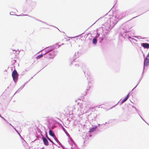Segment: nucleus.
<instances>
[{
	"label": "nucleus",
	"mask_w": 149,
	"mask_h": 149,
	"mask_svg": "<svg viewBox=\"0 0 149 149\" xmlns=\"http://www.w3.org/2000/svg\"><path fill=\"white\" fill-rule=\"evenodd\" d=\"M12 76L13 79L15 80L18 77V74L16 70H14L12 73Z\"/></svg>",
	"instance_id": "1"
},
{
	"label": "nucleus",
	"mask_w": 149,
	"mask_h": 149,
	"mask_svg": "<svg viewBox=\"0 0 149 149\" xmlns=\"http://www.w3.org/2000/svg\"><path fill=\"white\" fill-rule=\"evenodd\" d=\"M149 64V58L146 57L145 59L144 60V65H148Z\"/></svg>",
	"instance_id": "2"
},
{
	"label": "nucleus",
	"mask_w": 149,
	"mask_h": 149,
	"mask_svg": "<svg viewBox=\"0 0 149 149\" xmlns=\"http://www.w3.org/2000/svg\"><path fill=\"white\" fill-rule=\"evenodd\" d=\"M47 57L49 59H53L54 57V55L53 53L49 54L47 55Z\"/></svg>",
	"instance_id": "3"
},
{
	"label": "nucleus",
	"mask_w": 149,
	"mask_h": 149,
	"mask_svg": "<svg viewBox=\"0 0 149 149\" xmlns=\"http://www.w3.org/2000/svg\"><path fill=\"white\" fill-rule=\"evenodd\" d=\"M141 45L142 46L146 48H149V44L148 43H143Z\"/></svg>",
	"instance_id": "4"
},
{
	"label": "nucleus",
	"mask_w": 149,
	"mask_h": 149,
	"mask_svg": "<svg viewBox=\"0 0 149 149\" xmlns=\"http://www.w3.org/2000/svg\"><path fill=\"white\" fill-rule=\"evenodd\" d=\"M43 141L44 143V144L46 146H47L48 145V142L47 139L45 138H43Z\"/></svg>",
	"instance_id": "5"
},
{
	"label": "nucleus",
	"mask_w": 149,
	"mask_h": 149,
	"mask_svg": "<svg viewBox=\"0 0 149 149\" xmlns=\"http://www.w3.org/2000/svg\"><path fill=\"white\" fill-rule=\"evenodd\" d=\"M129 95V93L126 97L124 98L121 102L122 103H123L126 101L128 99Z\"/></svg>",
	"instance_id": "6"
},
{
	"label": "nucleus",
	"mask_w": 149,
	"mask_h": 149,
	"mask_svg": "<svg viewBox=\"0 0 149 149\" xmlns=\"http://www.w3.org/2000/svg\"><path fill=\"white\" fill-rule=\"evenodd\" d=\"M49 134L52 136L53 137H55V134L53 133L52 131L51 130H50L49 131Z\"/></svg>",
	"instance_id": "7"
},
{
	"label": "nucleus",
	"mask_w": 149,
	"mask_h": 149,
	"mask_svg": "<svg viewBox=\"0 0 149 149\" xmlns=\"http://www.w3.org/2000/svg\"><path fill=\"white\" fill-rule=\"evenodd\" d=\"M95 128L93 127L90 130L89 132H93L95 130Z\"/></svg>",
	"instance_id": "8"
},
{
	"label": "nucleus",
	"mask_w": 149,
	"mask_h": 149,
	"mask_svg": "<svg viewBox=\"0 0 149 149\" xmlns=\"http://www.w3.org/2000/svg\"><path fill=\"white\" fill-rule=\"evenodd\" d=\"M97 40L96 38H95L93 39V42L94 44H96L97 43Z\"/></svg>",
	"instance_id": "9"
},
{
	"label": "nucleus",
	"mask_w": 149,
	"mask_h": 149,
	"mask_svg": "<svg viewBox=\"0 0 149 149\" xmlns=\"http://www.w3.org/2000/svg\"><path fill=\"white\" fill-rule=\"evenodd\" d=\"M42 56H43V55L42 54L38 55L36 57V58L37 59H38L42 57Z\"/></svg>",
	"instance_id": "10"
},
{
	"label": "nucleus",
	"mask_w": 149,
	"mask_h": 149,
	"mask_svg": "<svg viewBox=\"0 0 149 149\" xmlns=\"http://www.w3.org/2000/svg\"><path fill=\"white\" fill-rule=\"evenodd\" d=\"M46 137L51 142H52V141L47 136V135H46Z\"/></svg>",
	"instance_id": "11"
}]
</instances>
